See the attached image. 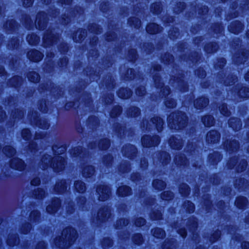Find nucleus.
I'll return each mask as SVG.
<instances>
[{
  "label": "nucleus",
  "mask_w": 249,
  "mask_h": 249,
  "mask_svg": "<svg viewBox=\"0 0 249 249\" xmlns=\"http://www.w3.org/2000/svg\"><path fill=\"white\" fill-rule=\"evenodd\" d=\"M165 106L169 108H174L176 106V102L172 98H167L165 102Z\"/></svg>",
  "instance_id": "63"
},
{
  "label": "nucleus",
  "mask_w": 249,
  "mask_h": 249,
  "mask_svg": "<svg viewBox=\"0 0 249 249\" xmlns=\"http://www.w3.org/2000/svg\"><path fill=\"white\" fill-rule=\"evenodd\" d=\"M60 205V202L58 198L53 200L51 204L49 205L46 208L47 212L51 214L55 213Z\"/></svg>",
  "instance_id": "23"
},
{
  "label": "nucleus",
  "mask_w": 249,
  "mask_h": 249,
  "mask_svg": "<svg viewBox=\"0 0 249 249\" xmlns=\"http://www.w3.org/2000/svg\"><path fill=\"white\" fill-rule=\"evenodd\" d=\"M77 237V232L75 229L66 228L63 230L61 236L55 238L54 243L60 249H67L73 244Z\"/></svg>",
  "instance_id": "1"
},
{
  "label": "nucleus",
  "mask_w": 249,
  "mask_h": 249,
  "mask_svg": "<svg viewBox=\"0 0 249 249\" xmlns=\"http://www.w3.org/2000/svg\"><path fill=\"white\" fill-rule=\"evenodd\" d=\"M160 142V137L155 135L151 137L149 135H145L142 138V143L143 147H150L158 145Z\"/></svg>",
  "instance_id": "5"
},
{
  "label": "nucleus",
  "mask_w": 249,
  "mask_h": 249,
  "mask_svg": "<svg viewBox=\"0 0 249 249\" xmlns=\"http://www.w3.org/2000/svg\"><path fill=\"white\" fill-rule=\"evenodd\" d=\"M128 23L132 27H134L136 29L140 27L141 25V21L137 18L132 17L129 19Z\"/></svg>",
  "instance_id": "44"
},
{
  "label": "nucleus",
  "mask_w": 249,
  "mask_h": 249,
  "mask_svg": "<svg viewBox=\"0 0 249 249\" xmlns=\"http://www.w3.org/2000/svg\"><path fill=\"white\" fill-rule=\"evenodd\" d=\"M153 235L157 238H162L165 235V231L160 228H155L152 230Z\"/></svg>",
  "instance_id": "43"
},
{
  "label": "nucleus",
  "mask_w": 249,
  "mask_h": 249,
  "mask_svg": "<svg viewBox=\"0 0 249 249\" xmlns=\"http://www.w3.org/2000/svg\"><path fill=\"white\" fill-rule=\"evenodd\" d=\"M136 152L137 149L133 145L128 144L123 148V153L124 155L130 159L133 158L135 156Z\"/></svg>",
  "instance_id": "16"
},
{
  "label": "nucleus",
  "mask_w": 249,
  "mask_h": 249,
  "mask_svg": "<svg viewBox=\"0 0 249 249\" xmlns=\"http://www.w3.org/2000/svg\"><path fill=\"white\" fill-rule=\"evenodd\" d=\"M220 137V134L217 131L212 130L207 134L206 140L209 143H215L219 141Z\"/></svg>",
  "instance_id": "13"
},
{
  "label": "nucleus",
  "mask_w": 249,
  "mask_h": 249,
  "mask_svg": "<svg viewBox=\"0 0 249 249\" xmlns=\"http://www.w3.org/2000/svg\"><path fill=\"white\" fill-rule=\"evenodd\" d=\"M140 114V110L138 107H133L129 108L127 114L130 117H136Z\"/></svg>",
  "instance_id": "46"
},
{
  "label": "nucleus",
  "mask_w": 249,
  "mask_h": 249,
  "mask_svg": "<svg viewBox=\"0 0 249 249\" xmlns=\"http://www.w3.org/2000/svg\"><path fill=\"white\" fill-rule=\"evenodd\" d=\"M11 116L13 119H15L14 121L16 120H18L21 119L23 116V112L22 110L18 109H15L14 111H13L11 113Z\"/></svg>",
  "instance_id": "48"
},
{
  "label": "nucleus",
  "mask_w": 249,
  "mask_h": 249,
  "mask_svg": "<svg viewBox=\"0 0 249 249\" xmlns=\"http://www.w3.org/2000/svg\"><path fill=\"white\" fill-rule=\"evenodd\" d=\"M109 141L107 139L101 140L98 143L99 148L102 150L107 149L109 147Z\"/></svg>",
  "instance_id": "49"
},
{
  "label": "nucleus",
  "mask_w": 249,
  "mask_h": 249,
  "mask_svg": "<svg viewBox=\"0 0 249 249\" xmlns=\"http://www.w3.org/2000/svg\"><path fill=\"white\" fill-rule=\"evenodd\" d=\"M110 215L109 209L107 207H104L99 211L97 217L99 220L105 221L108 218Z\"/></svg>",
  "instance_id": "22"
},
{
  "label": "nucleus",
  "mask_w": 249,
  "mask_h": 249,
  "mask_svg": "<svg viewBox=\"0 0 249 249\" xmlns=\"http://www.w3.org/2000/svg\"><path fill=\"white\" fill-rule=\"evenodd\" d=\"M10 166L15 170L22 171L25 169L26 165L22 160L14 158L11 160Z\"/></svg>",
  "instance_id": "15"
},
{
  "label": "nucleus",
  "mask_w": 249,
  "mask_h": 249,
  "mask_svg": "<svg viewBox=\"0 0 249 249\" xmlns=\"http://www.w3.org/2000/svg\"><path fill=\"white\" fill-rule=\"evenodd\" d=\"M229 125L233 130H240L242 127V124L240 119L237 118H231L229 122Z\"/></svg>",
  "instance_id": "27"
},
{
  "label": "nucleus",
  "mask_w": 249,
  "mask_h": 249,
  "mask_svg": "<svg viewBox=\"0 0 249 249\" xmlns=\"http://www.w3.org/2000/svg\"><path fill=\"white\" fill-rule=\"evenodd\" d=\"M146 31L150 34H155L160 31V29L158 24L150 23L146 27Z\"/></svg>",
  "instance_id": "32"
},
{
  "label": "nucleus",
  "mask_w": 249,
  "mask_h": 249,
  "mask_svg": "<svg viewBox=\"0 0 249 249\" xmlns=\"http://www.w3.org/2000/svg\"><path fill=\"white\" fill-rule=\"evenodd\" d=\"M74 185L75 190L79 193H83L86 190V184L81 180L75 181Z\"/></svg>",
  "instance_id": "31"
},
{
  "label": "nucleus",
  "mask_w": 249,
  "mask_h": 249,
  "mask_svg": "<svg viewBox=\"0 0 249 249\" xmlns=\"http://www.w3.org/2000/svg\"><path fill=\"white\" fill-rule=\"evenodd\" d=\"M162 60L165 64H168L173 61V57L169 53H166L163 56Z\"/></svg>",
  "instance_id": "62"
},
{
  "label": "nucleus",
  "mask_w": 249,
  "mask_h": 249,
  "mask_svg": "<svg viewBox=\"0 0 249 249\" xmlns=\"http://www.w3.org/2000/svg\"><path fill=\"white\" fill-rule=\"evenodd\" d=\"M235 185L239 189H245L249 185L247 180L244 178H239L236 180Z\"/></svg>",
  "instance_id": "36"
},
{
  "label": "nucleus",
  "mask_w": 249,
  "mask_h": 249,
  "mask_svg": "<svg viewBox=\"0 0 249 249\" xmlns=\"http://www.w3.org/2000/svg\"><path fill=\"white\" fill-rule=\"evenodd\" d=\"M40 217V213L37 210H34L31 212L29 220L32 223H36L39 220Z\"/></svg>",
  "instance_id": "35"
},
{
  "label": "nucleus",
  "mask_w": 249,
  "mask_h": 249,
  "mask_svg": "<svg viewBox=\"0 0 249 249\" xmlns=\"http://www.w3.org/2000/svg\"><path fill=\"white\" fill-rule=\"evenodd\" d=\"M53 158L50 155L44 154L39 163V167L43 169H47L49 166H51L52 162H53Z\"/></svg>",
  "instance_id": "14"
},
{
  "label": "nucleus",
  "mask_w": 249,
  "mask_h": 249,
  "mask_svg": "<svg viewBox=\"0 0 249 249\" xmlns=\"http://www.w3.org/2000/svg\"><path fill=\"white\" fill-rule=\"evenodd\" d=\"M168 143L172 149L177 150L181 149L183 145V140L179 136L171 137Z\"/></svg>",
  "instance_id": "10"
},
{
  "label": "nucleus",
  "mask_w": 249,
  "mask_h": 249,
  "mask_svg": "<svg viewBox=\"0 0 249 249\" xmlns=\"http://www.w3.org/2000/svg\"><path fill=\"white\" fill-rule=\"evenodd\" d=\"M118 95L121 98L127 99L132 95V92L130 89L123 88L119 89Z\"/></svg>",
  "instance_id": "30"
},
{
  "label": "nucleus",
  "mask_w": 249,
  "mask_h": 249,
  "mask_svg": "<svg viewBox=\"0 0 249 249\" xmlns=\"http://www.w3.org/2000/svg\"><path fill=\"white\" fill-rule=\"evenodd\" d=\"M58 39V35H54L52 34V31L47 30L43 37V46L44 47H50L56 42Z\"/></svg>",
  "instance_id": "8"
},
{
  "label": "nucleus",
  "mask_w": 249,
  "mask_h": 249,
  "mask_svg": "<svg viewBox=\"0 0 249 249\" xmlns=\"http://www.w3.org/2000/svg\"><path fill=\"white\" fill-rule=\"evenodd\" d=\"M182 76L177 77L175 79V77L174 79L170 80V83L173 84L174 86H178L181 90L185 91L187 89L186 84L185 83L183 79H182Z\"/></svg>",
  "instance_id": "21"
},
{
  "label": "nucleus",
  "mask_w": 249,
  "mask_h": 249,
  "mask_svg": "<svg viewBox=\"0 0 249 249\" xmlns=\"http://www.w3.org/2000/svg\"><path fill=\"white\" fill-rule=\"evenodd\" d=\"M239 96L243 98L249 97V88L244 87L241 88L238 92Z\"/></svg>",
  "instance_id": "53"
},
{
  "label": "nucleus",
  "mask_w": 249,
  "mask_h": 249,
  "mask_svg": "<svg viewBox=\"0 0 249 249\" xmlns=\"http://www.w3.org/2000/svg\"><path fill=\"white\" fill-rule=\"evenodd\" d=\"M27 57L31 61L38 62L42 59L43 54L37 50H31L27 53Z\"/></svg>",
  "instance_id": "19"
},
{
  "label": "nucleus",
  "mask_w": 249,
  "mask_h": 249,
  "mask_svg": "<svg viewBox=\"0 0 249 249\" xmlns=\"http://www.w3.org/2000/svg\"><path fill=\"white\" fill-rule=\"evenodd\" d=\"M27 40L31 45H36L39 42V37L33 33L27 36Z\"/></svg>",
  "instance_id": "39"
},
{
  "label": "nucleus",
  "mask_w": 249,
  "mask_h": 249,
  "mask_svg": "<svg viewBox=\"0 0 249 249\" xmlns=\"http://www.w3.org/2000/svg\"><path fill=\"white\" fill-rule=\"evenodd\" d=\"M86 36V31L85 29H80L76 31L73 39L75 42H80L85 38Z\"/></svg>",
  "instance_id": "26"
},
{
  "label": "nucleus",
  "mask_w": 249,
  "mask_h": 249,
  "mask_svg": "<svg viewBox=\"0 0 249 249\" xmlns=\"http://www.w3.org/2000/svg\"><path fill=\"white\" fill-rule=\"evenodd\" d=\"M33 194L36 198L42 199L45 196V192L43 189L37 188L34 191Z\"/></svg>",
  "instance_id": "51"
},
{
  "label": "nucleus",
  "mask_w": 249,
  "mask_h": 249,
  "mask_svg": "<svg viewBox=\"0 0 249 249\" xmlns=\"http://www.w3.org/2000/svg\"><path fill=\"white\" fill-rule=\"evenodd\" d=\"M175 162L178 165H184L187 163L185 156L181 153L177 154L175 158Z\"/></svg>",
  "instance_id": "29"
},
{
  "label": "nucleus",
  "mask_w": 249,
  "mask_h": 249,
  "mask_svg": "<svg viewBox=\"0 0 249 249\" xmlns=\"http://www.w3.org/2000/svg\"><path fill=\"white\" fill-rule=\"evenodd\" d=\"M16 25V21L13 19L8 20L4 25V27L6 30H10L15 29Z\"/></svg>",
  "instance_id": "52"
},
{
  "label": "nucleus",
  "mask_w": 249,
  "mask_h": 249,
  "mask_svg": "<svg viewBox=\"0 0 249 249\" xmlns=\"http://www.w3.org/2000/svg\"><path fill=\"white\" fill-rule=\"evenodd\" d=\"M241 55L240 53L235 54L233 57V60L237 64L242 63L246 61V59L249 55V52L248 50L241 51Z\"/></svg>",
  "instance_id": "18"
},
{
  "label": "nucleus",
  "mask_w": 249,
  "mask_h": 249,
  "mask_svg": "<svg viewBox=\"0 0 249 249\" xmlns=\"http://www.w3.org/2000/svg\"><path fill=\"white\" fill-rule=\"evenodd\" d=\"M247 203V200L246 197L240 196L237 198L235 204L240 209H244Z\"/></svg>",
  "instance_id": "37"
},
{
  "label": "nucleus",
  "mask_w": 249,
  "mask_h": 249,
  "mask_svg": "<svg viewBox=\"0 0 249 249\" xmlns=\"http://www.w3.org/2000/svg\"><path fill=\"white\" fill-rule=\"evenodd\" d=\"M66 164L67 161L65 158L57 156L53 157V162L51 164V167L54 172H59L65 169Z\"/></svg>",
  "instance_id": "4"
},
{
  "label": "nucleus",
  "mask_w": 249,
  "mask_h": 249,
  "mask_svg": "<svg viewBox=\"0 0 249 249\" xmlns=\"http://www.w3.org/2000/svg\"><path fill=\"white\" fill-rule=\"evenodd\" d=\"M247 166V161L244 160H242L240 161L239 164L236 167V169L238 172H241L246 169Z\"/></svg>",
  "instance_id": "56"
},
{
  "label": "nucleus",
  "mask_w": 249,
  "mask_h": 249,
  "mask_svg": "<svg viewBox=\"0 0 249 249\" xmlns=\"http://www.w3.org/2000/svg\"><path fill=\"white\" fill-rule=\"evenodd\" d=\"M28 118L31 120V123L35 124L39 128L42 129H48L50 127V124L44 118H38V113L36 111L32 112L28 115Z\"/></svg>",
  "instance_id": "3"
},
{
  "label": "nucleus",
  "mask_w": 249,
  "mask_h": 249,
  "mask_svg": "<svg viewBox=\"0 0 249 249\" xmlns=\"http://www.w3.org/2000/svg\"><path fill=\"white\" fill-rule=\"evenodd\" d=\"M27 77L31 82L36 83L39 80L38 74L35 71H31L28 73Z\"/></svg>",
  "instance_id": "47"
},
{
  "label": "nucleus",
  "mask_w": 249,
  "mask_h": 249,
  "mask_svg": "<svg viewBox=\"0 0 249 249\" xmlns=\"http://www.w3.org/2000/svg\"><path fill=\"white\" fill-rule=\"evenodd\" d=\"M224 146L227 151L229 152L236 151L239 148V143L238 142L233 140L232 141H227L224 143Z\"/></svg>",
  "instance_id": "25"
},
{
  "label": "nucleus",
  "mask_w": 249,
  "mask_h": 249,
  "mask_svg": "<svg viewBox=\"0 0 249 249\" xmlns=\"http://www.w3.org/2000/svg\"><path fill=\"white\" fill-rule=\"evenodd\" d=\"M70 181L69 180L61 179L58 180L54 187V191L58 194H63L65 192L68 187L70 186Z\"/></svg>",
  "instance_id": "12"
},
{
  "label": "nucleus",
  "mask_w": 249,
  "mask_h": 249,
  "mask_svg": "<svg viewBox=\"0 0 249 249\" xmlns=\"http://www.w3.org/2000/svg\"><path fill=\"white\" fill-rule=\"evenodd\" d=\"M184 207L186 209V211L189 213L194 212L195 206L193 203L190 201H185L184 203Z\"/></svg>",
  "instance_id": "55"
},
{
  "label": "nucleus",
  "mask_w": 249,
  "mask_h": 249,
  "mask_svg": "<svg viewBox=\"0 0 249 249\" xmlns=\"http://www.w3.org/2000/svg\"><path fill=\"white\" fill-rule=\"evenodd\" d=\"M96 192L98 195V199L100 201L107 200L110 195L111 191L109 187L105 185H100L97 187Z\"/></svg>",
  "instance_id": "7"
},
{
  "label": "nucleus",
  "mask_w": 249,
  "mask_h": 249,
  "mask_svg": "<svg viewBox=\"0 0 249 249\" xmlns=\"http://www.w3.org/2000/svg\"><path fill=\"white\" fill-rule=\"evenodd\" d=\"M164 182L161 180H154L153 182V186L157 190H162L165 187Z\"/></svg>",
  "instance_id": "45"
},
{
  "label": "nucleus",
  "mask_w": 249,
  "mask_h": 249,
  "mask_svg": "<svg viewBox=\"0 0 249 249\" xmlns=\"http://www.w3.org/2000/svg\"><path fill=\"white\" fill-rule=\"evenodd\" d=\"M117 193L120 196H127L130 194L131 189L127 186H121L118 188Z\"/></svg>",
  "instance_id": "33"
},
{
  "label": "nucleus",
  "mask_w": 249,
  "mask_h": 249,
  "mask_svg": "<svg viewBox=\"0 0 249 249\" xmlns=\"http://www.w3.org/2000/svg\"><path fill=\"white\" fill-rule=\"evenodd\" d=\"M137 54L136 50L131 49L128 51L127 58L129 61H133L137 59Z\"/></svg>",
  "instance_id": "58"
},
{
  "label": "nucleus",
  "mask_w": 249,
  "mask_h": 249,
  "mask_svg": "<svg viewBox=\"0 0 249 249\" xmlns=\"http://www.w3.org/2000/svg\"><path fill=\"white\" fill-rule=\"evenodd\" d=\"M160 161L163 165L167 164L171 160L169 153L165 151L160 153Z\"/></svg>",
  "instance_id": "41"
},
{
  "label": "nucleus",
  "mask_w": 249,
  "mask_h": 249,
  "mask_svg": "<svg viewBox=\"0 0 249 249\" xmlns=\"http://www.w3.org/2000/svg\"><path fill=\"white\" fill-rule=\"evenodd\" d=\"M31 225L29 223H25L23 224L20 228V232L23 234H27L30 232L31 229Z\"/></svg>",
  "instance_id": "60"
},
{
  "label": "nucleus",
  "mask_w": 249,
  "mask_h": 249,
  "mask_svg": "<svg viewBox=\"0 0 249 249\" xmlns=\"http://www.w3.org/2000/svg\"><path fill=\"white\" fill-rule=\"evenodd\" d=\"M209 102L208 98L202 97L198 98L194 101V106L197 109H202L208 105Z\"/></svg>",
  "instance_id": "20"
},
{
  "label": "nucleus",
  "mask_w": 249,
  "mask_h": 249,
  "mask_svg": "<svg viewBox=\"0 0 249 249\" xmlns=\"http://www.w3.org/2000/svg\"><path fill=\"white\" fill-rule=\"evenodd\" d=\"M19 243V238L17 234L9 233L7 239V244L9 246H14Z\"/></svg>",
  "instance_id": "28"
},
{
  "label": "nucleus",
  "mask_w": 249,
  "mask_h": 249,
  "mask_svg": "<svg viewBox=\"0 0 249 249\" xmlns=\"http://www.w3.org/2000/svg\"><path fill=\"white\" fill-rule=\"evenodd\" d=\"M3 153L8 157H11L15 155L16 150L11 146L6 145L2 149Z\"/></svg>",
  "instance_id": "38"
},
{
  "label": "nucleus",
  "mask_w": 249,
  "mask_h": 249,
  "mask_svg": "<svg viewBox=\"0 0 249 249\" xmlns=\"http://www.w3.org/2000/svg\"><path fill=\"white\" fill-rule=\"evenodd\" d=\"M71 154L73 156L77 157L80 156L82 157L81 155L83 153L82 148L81 147H74L71 150Z\"/></svg>",
  "instance_id": "57"
},
{
  "label": "nucleus",
  "mask_w": 249,
  "mask_h": 249,
  "mask_svg": "<svg viewBox=\"0 0 249 249\" xmlns=\"http://www.w3.org/2000/svg\"><path fill=\"white\" fill-rule=\"evenodd\" d=\"M122 112L121 107L120 106H116L114 107L111 110L110 112V116L112 117H116Z\"/></svg>",
  "instance_id": "59"
},
{
  "label": "nucleus",
  "mask_w": 249,
  "mask_h": 249,
  "mask_svg": "<svg viewBox=\"0 0 249 249\" xmlns=\"http://www.w3.org/2000/svg\"><path fill=\"white\" fill-rule=\"evenodd\" d=\"M179 191L182 196H186L189 194L190 191L189 186L187 184L183 183L180 185Z\"/></svg>",
  "instance_id": "50"
},
{
  "label": "nucleus",
  "mask_w": 249,
  "mask_h": 249,
  "mask_svg": "<svg viewBox=\"0 0 249 249\" xmlns=\"http://www.w3.org/2000/svg\"><path fill=\"white\" fill-rule=\"evenodd\" d=\"M169 127L173 129L179 130L184 128L188 123V118L182 112L171 113L167 118Z\"/></svg>",
  "instance_id": "2"
},
{
  "label": "nucleus",
  "mask_w": 249,
  "mask_h": 249,
  "mask_svg": "<svg viewBox=\"0 0 249 249\" xmlns=\"http://www.w3.org/2000/svg\"><path fill=\"white\" fill-rule=\"evenodd\" d=\"M202 121L206 126H211L214 124V119L213 116L207 115L202 118Z\"/></svg>",
  "instance_id": "40"
},
{
  "label": "nucleus",
  "mask_w": 249,
  "mask_h": 249,
  "mask_svg": "<svg viewBox=\"0 0 249 249\" xmlns=\"http://www.w3.org/2000/svg\"><path fill=\"white\" fill-rule=\"evenodd\" d=\"M128 223V220L122 218L117 221L116 224V227L117 229H121L124 226H126Z\"/></svg>",
  "instance_id": "61"
},
{
  "label": "nucleus",
  "mask_w": 249,
  "mask_h": 249,
  "mask_svg": "<svg viewBox=\"0 0 249 249\" xmlns=\"http://www.w3.org/2000/svg\"><path fill=\"white\" fill-rule=\"evenodd\" d=\"M161 10V8L159 3H155L152 4L151 7V11L153 13L159 14L160 13Z\"/></svg>",
  "instance_id": "54"
},
{
  "label": "nucleus",
  "mask_w": 249,
  "mask_h": 249,
  "mask_svg": "<svg viewBox=\"0 0 249 249\" xmlns=\"http://www.w3.org/2000/svg\"><path fill=\"white\" fill-rule=\"evenodd\" d=\"M81 173L84 178H90L94 174V167L92 165L84 164L82 167Z\"/></svg>",
  "instance_id": "17"
},
{
  "label": "nucleus",
  "mask_w": 249,
  "mask_h": 249,
  "mask_svg": "<svg viewBox=\"0 0 249 249\" xmlns=\"http://www.w3.org/2000/svg\"><path fill=\"white\" fill-rule=\"evenodd\" d=\"M146 123L145 126L146 129H150L153 126L156 128L158 132H161L162 130L164 122L160 117L154 116L151 119L150 122H146Z\"/></svg>",
  "instance_id": "6"
},
{
  "label": "nucleus",
  "mask_w": 249,
  "mask_h": 249,
  "mask_svg": "<svg viewBox=\"0 0 249 249\" xmlns=\"http://www.w3.org/2000/svg\"><path fill=\"white\" fill-rule=\"evenodd\" d=\"M218 48V45L216 43H210L205 47V50L208 53H212L216 52Z\"/></svg>",
  "instance_id": "42"
},
{
  "label": "nucleus",
  "mask_w": 249,
  "mask_h": 249,
  "mask_svg": "<svg viewBox=\"0 0 249 249\" xmlns=\"http://www.w3.org/2000/svg\"><path fill=\"white\" fill-rule=\"evenodd\" d=\"M243 25L239 21L232 22L229 27V30L231 33L235 34L240 32L243 29Z\"/></svg>",
  "instance_id": "24"
},
{
  "label": "nucleus",
  "mask_w": 249,
  "mask_h": 249,
  "mask_svg": "<svg viewBox=\"0 0 249 249\" xmlns=\"http://www.w3.org/2000/svg\"><path fill=\"white\" fill-rule=\"evenodd\" d=\"M36 26L37 29L40 30H43L46 27L47 16L44 12H40L36 18Z\"/></svg>",
  "instance_id": "11"
},
{
  "label": "nucleus",
  "mask_w": 249,
  "mask_h": 249,
  "mask_svg": "<svg viewBox=\"0 0 249 249\" xmlns=\"http://www.w3.org/2000/svg\"><path fill=\"white\" fill-rule=\"evenodd\" d=\"M173 197V193L170 191H165L161 196V197L163 200H169L171 199Z\"/></svg>",
  "instance_id": "64"
},
{
  "label": "nucleus",
  "mask_w": 249,
  "mask_h": 249,
  "mask_svg": "<svg viewBox=\"0 0 249 249\" xmlns=\"http://www.w3.org/2000/svg\"><path fill=\"white\" fill-rule=\"evenodd\" d=\"M22 82V79L18 76H15L10 79L8 84L12 87H17Z\"/></svg>",
  "instance_id": "34"
},
{
  "label": "nucleus",
  "mask_w": 249,
  "mask_h": 249,
  "mask_svg": "<svg viewBox=\"0 0 249 249\" xmlns=\"http://www.w3.org/2000/svg\"><path fill=\"white\" fill-rule=\"evenodd\" d=\"M153 78L154 80L155 85L157 88H160V95L162 98L166 97V96L170 94V89L168 87L162 86L163 84L160 82V78L157 74V73L155 74L153 76Z\"/></svg>",
  "instance_id": "9"
}]
</instances>
